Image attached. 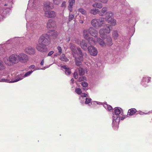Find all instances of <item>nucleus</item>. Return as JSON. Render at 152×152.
I'll return each instance as SVG.
<instances>
[{"label": "nucleus", "instance_id": "21", "mask_svg": "<svg viewBox=\"0 0 152 152\" xmlns=\"http://www.w3.org/2000/svg\"><path fill=\"white\" fill-rule=\"evenodd\" d=\"M19 41V38L18 37H15L13 38L10 39L7 41V43L9 44L11 43L12 44H14L17 43Z\"/></svg>", "mask_w": 152, "mask_h": 152}, {"label": "nucleus", "instance_id": "32", "mask_svg": "<svg viewBox=\"0 0 152 152\" xmlns=\"http://www.w3.org/2000/svg\"><path fill=\"white\" fill-rule=\"evenodd\" d=\"M87 39L88 40V42L90 45H94L96 44V42L93 37H89Z\"/></svg>", "mask_w": 152, "mask_h": 152}, {"label": "nucleus", "instance_id": "3", "mask_svg": "<svg viewBox=\"0 0 152 152\" xmlns=\"http://www.w3.org/2000/svg\"><path fill=\"white\" fill-rule=\"evenodd\" d=\"M123 114V110L120 107H115L114 110V114L113 115L112 126L114 129L118 128V125L120 119V115Z\"/></svg>", "mask_w": 152, "mask_h": 152}, {"label": "nucleus", "instance_id": "48", "mask_svg": "<svg viewBox=\"0 0 152 152\" xmlns=\"http://www.w3.org/2000/svg\"><path fill=\"white\" fill-rule=\"evenodd\" d=\"M73 76L75 79H77L78 77V74L76 72H75L73 73Z\"/></svg>", "mask_w": 152, "mask_h": 152}, {"label": "nucleus", "instance_id": "52", "mask_svg": "<svg viewBox=\"0 0 152 152\" xmlns=\"http://www.w3.org/2000/svg\"><path fill=\"white\" fill-rule=\"evenodd\" d=\"M112 109L113 108L110 105H108L107 110H112Z\"/></svg>", "mask_w": 152, "mask_h": 152}, {"label": "nucleus", "instance_id": "63", "mask_svg": "<svg viewBox=\"0 0 152 152\" xmlns=\"http://www.w3.org/2000/svg\"><path fill=\"white\" fill-rule=\"evenodd\" d=\"M136 18H135L136 20L137 18L138 19V18H139L138 17L137 15H136Z\"/></svg>", "mask_w": 152, "mask_h": 152}, {"label": "nucleus", "instance_id": "34", "mask_svg": "<svg viewBox=\"0 0 152 152\" xmlns=\"http://www.w3.org/2000/svg\"><path fill=\"white\" fill-rule=\"evenodd\" d=\"M94 7H97L99 8H101L102 7V5L101 3H96L93 4Z\"/></svg>", "mask_w": 152, "mask_h": 152}, {"label": "nucleus", "instance_id": "22", "mask_svg": "<svg viewBox=\"0 0 152 152\" xmlns=\"http://www.w3.org/2000/svg\"><path fill=\"white\" fill-rule=\"evenodd\" d=\"M80 46L81 48L84 50L88 49V47L87 46V42L85 40H83L80 43Z\"/></svg>", "mask_w": 152, "mask_h": 152}, {"label": "nucleus", "instance_id": "36", "mask_svg": "<svg viewBox=\"0 0 152 152\" xmlns=\"http://www.w3.org/2000/svg\"><path fill=\"white\" fill-rule=\"evenodd\" d=\"M109 23H110L112 26H115L116 24V20L114 19L111 18L110 19L107 20Z\"/></svg>", "mask_w": 152, "mask_h": 152}, {"label": "nucleus", "instance_id": "56", "mask_svg": "<svg viewBox=\"0 0 152 152\" xmlns=\"http://www.w3.org/2000/svg\"><path fill=\"white\" fill-rule=\"evenodd\" d=\"M35 67L34 65H31L29 67V69H34Z\"/></svg>", "mask_w": 152, "mask_h": 152}, {"label": "nucleus", "instance_id": "61", "mask_svg": "<svg viewBox=\"0 0 152 152\" xmlns=\"http://www.w3.org/2000/svg\"><path fill=\"white\" fill-rule=\"evenodd\" d=\"M70 40V38L69 37H68L66 38V40L67 42L69 41Z\"/></svg>", "mask_w": 152, "mask_h": 152}, {"label": "nucleus", "instance_id": "4", "mask_svg": "<svg viewBox=\"0 0 152 152\" xmlns=\"http://www.w3.org/2000/svg\"><path fill=\"white\" fill-rule=\"evenodd\" d=\"M37 70L36 69L33 71L31 70L26 73L24 75L23 74L20 75V77H16L15 80L10 81V77L9 76L7 78H1L0 80V82H5L9 83H14L21 80L24 77L29 76L34 71Z\"/></svg>", "mask_w": 152, "mask_h": 152}, {"label": "nucleus", "instance_id": "51", "mask_svg": "<svg viewBox=\"0 0 152 152\" xmlns=\"http://www.w3.org/2000/svg\"><path fill=\"white\" fill-rule=\"evenodd\" d=\"M99 1L102 3L106 4L107 3L108 0H99Z\"/></svg>", "mask_w": 152, "mask_h": 152}, {"label": "nucleus", "instance_id": "13", "mask_svg": "<svg viewBox=\"0 0 152 152\" xmlns=\"http://www.w3.org/2000/svg\"><path fill=\"white\" fill-rule=\"evenodd\" d=\"M88 50L91 55L93 56H96L98 53L97 49L94 47L90 46L88 48Z\"/></svg>", "mask_w": 152, "mask_h": 152}, {"label": "nucleus", "instance_id": "47", "mask_svg": "<svg viewBox=\"0 0 152 152\" xmlns=\"http://www.w3.org/2000/svg\"><path fill=\"white\" fill-rule=\"evenodd\" d=\"M81 85L84 87H86L88 86V84L86 82H83L81 83Z\"/></svg>", "mask_w": 152, "mask_h": 152}, {"label": "nucleus", "instance_id": "17", "mask_svg": "<svg viewBox=\"0 0 152 152\" xmlns=\"http://www.w3.org/2000/svg\"><path fill=\"white\" fill-rule=\"evenodd\" d=\"M88 95L86 93H83L79 97V99L80 100V102L81 104L83 105L85 103V101L86 97H87Z\"/></svg>", "mask_w": 152, "mask_h": 152}, {"label": "nucleus", "instance_id": "40", "mask_svg": "<svg viewBox=\"0 0 152 152\" xmlns=\"http://www.w3.org/2000/svg\"><path fill=\"white\" fill-rule=\"evenodd\" d=\"M5 66L3 62L0 60V71L4 70L5 69Z\"/></svg>", "mask_w": 152, "mask_h": 152}, {"label": "nucleus", "instance_id": "16", "mask_svg": "<svg viewBox=\"0 0 152 152\" xmlns=\"http://www.w3.org/2000/svg\"><path fill=\"white\" fill-rule=\"evenodd\" d=\"M89 34L92 36L97 37V31L94 28L91 27L88 29Z\"/></svg>", "mask_w": 152, "mask_h": 152}, {"label": "nucleus", "instance_id": "31", "mask_svg": "<svg viewBox=\"0 0 152 152\" xmlns=\"http://www.w3.org/2000/svg\"><path fill=\"white\" fill-rule=\"evenodd\" d=\"M50 38V39H54L56 38V37L57 36V32H53L52 31L51 33L50 34H48Z\"/></svg>", "mask_w": 152, "mask_h": 152}, {"label": "nucleus", "instance_id": "64", "mask_svg": "<svg viewBox=\"0 0 152 152\" xmlns=\"http://www.w3.org/2000/svg\"><path fill=\"white\" fill-rule=\"evenodd\" d=\"M120 11L121 13H123V12H122V10H120Z\"/></svg>", "mask_w": 152, "mask_h": 152}, {"label": "nucleus", "instance_id": "29", "mask_svg": "<svg viewBox=\"0 0 152 152\" xmlns=\"http://www.w3.org/2000/svg\"><path fill=\"white\" fill-rule=\"evenodd\" d=\"M107 8L106 7H104L102 8L101 11H99V15L101 16H102L104 15L105 13L107 12Z\"/></svg>", "mask_w": 152, "mask_h": 152}, {"label": "nucleus", "instance_id": "28", "mask_svg": "<svg viewBox=\"0 0 152 152\" xmlns=\"http://www.w3.org/2000/svg\"><path fill=\"white\" fill-rule=\"evenodd\" d=\"M135 108H132L128 110V113L130 116H132L137 112Z\"/></svg>", "mask_w": 152, "mask_h": 152}, {"label": "nucleus", "instance_id": "44", "mask_svg": "<svg viewBox=\"0 0 152 152\" xmlns=\"http://www.w3.org/2000/svg\"><path fill=\"white\" fill-rule=\"evenodd\" d=\"M75 92L78 94H80L81 93L82 91L81 89L79 88H77L75 89Z\"/></svg>", "mask_w": 152, "mask_h": 152}, {"label": "nucleus", "instance_id": "5", "mask_svg": "<svg viewBox=\"0 0 152 152\" xmlns=\"http://www.w3.org/2000/svg\"><path fill=\"white\" fill-rule=\"evenodd\" d=\"M18 57V54H13L10 56L9 60L5 59L4 61L6 65L11 66L19 62Z\"/></svg>", "mask_w": 152, "mask_h": 152}, {"label": "nucleus", "instance_id": "49", "mask_svg": "<svg viewBox=\"0 0 152 152\" xmlns=\"http://www.w3.org/2000/svg\"><path fill=\"white\" fill-rule=\"evenodd\" d=\"M58 52L59 54H61L62 53V49L61 47L58 46L57 48Z\"/></svg>", "mask_w": 152, "mask_h": 152}, {"label": "nucleus", "instance_id": "25", "mask_svg": "<svg viewBox=\"0 0 152 152\" xmlns=\"http://www.w3.org/2000/svg\"><path fill=\"white\" fill-rule=\"evenodd\" d=\"M113 14L111 12H108L106 14V17L105 19L107 20L110 19L113 16Z\"/></svg>", "mask_w": 152, "mask_h": 152}, {"label": "nucleus", "instance_id": "27", "mask_svg": "<svg viewBox=\"0 0 152 152\" xmlns=\"http://www.w3.org/2000/svg\"><path fill=\"white\" fill-rule=\"evenodd\" d=\"M97 104L101 105L102 103L96 101H91L90 104H89V106L92 107H93L96 106Z\"/></svg>", "mask_w": 152, "mask_h": 152}, {"label": "nucleus", "instance_id": "41", "mask_svg": "<svg viewBox=\"0 0 152 152\" xmlns=\"http://www.w3.org/2000/svg\"><path fill=\"white\" fill-rule=\"evenodd\" d=\"M3 45H0V56L5 52L4 49V48Z\"/></svg>", "mask_w": 152, "mask_h": 152}, {"label": "nucleus", "instance_id": "15", "mask_svg": "<svg viewBox=\"0 0 152 152\" xmlns=\"http://www.w3.org/2000/svg\"><path fill=\"white\" fill-rule=\"evenodd\" d=\"M25 52L29 55L34 54L35 53V50L34 48L31 46L26 47L24 50Z\"/></svg>", "mask_w": 152, "mask_h": 152}, {"label": "nucleus", "instance_id": "53", "mask_svg": "<svg viewBox=\"0 0 152 152\" xmlns=\"http://www.w3.org/2000/svg\"><path fill=\"white\" fill-rule=\"evenodd\" d=\"M66 2L65 1H64L63 2L61 5V7H65L66 6Z\"/></svg>", "mask_w": 152, "mask_h": 152}, {"label": "nucleus", "instance_id": "18", "mask_svg": "<svg viewBox=\"0 0 152 152\" xmlns=\"http://www.w3.org/2000/svg\"><path fill=\"white\" fill-rule=\"evenodd\" d=\"M61 68L65 69V73L66 75H69L71 73L70 69L68 68L66 65H61Z\"/></svg>", "mask_w": 152, "mask_h": 152}, {"label": "nucleus", "instance_id": "57", "mask_svg": "<svg viewBox=\"0 0 152 152\" xmlns=\"http://www.w3.org/2000/svg\"><path fill=\"white\" fill-rule=\"evenodd\" d=\"M126 116H123L121 117H120V119L121 120H123L126 118Z\"/></svg>", "mask_w": 152, "mask_h": 152}, {"label": "nucleus", "instance_id": "55", "mask_svg": "<svg viewBox=\"0 0 152 152\" xmlns=\"http://www.w3.org/2000/svg\"><path fill=\"white\" fill-rule=\"evenodd\" d=\"M108 105L106 103H104L103 104V107L105 108V109L107 110V108Z\"/></svg>", "mask_w": 152, "mask_h": 152}, {"label": "nucleus", "instance_id": "60", "mask_svg": "<svg viewBox=\"0 0 152 152\" xmlns=\"http://www.w3.org/2000/svg\"><path fill=\"white\" fill-rule=\"evenodd\" d=\"M81 17H80L79 20V22L81 23H83V21L81 20Z\"/></svg>", "mask_w": 152, "mask_h": 152}, {"label": "nucleus", "instance_id": "46", "mask_svg": "<svg viewBox=\"0 0 152 152\" xmlns=\"http://www.w3.org/2000/svg\"><path fill=\"white\" fill-rule=\"evenodd\" d=\"M74 17V15H73L70 14V13L69 14V21H70L73 20Z\"/></svg>", "mask_w": 152, "mask_h": 152}, {"label": "nucleus", "instance_id": "2", "mask_svg": "<svg viewBox=\"0 0 152 152\" xmlns=\"http://www.w3.org/2000/svg\"><path fill=\"white\" fill-rule=\"evenodd\" d=\"M50 42V38L48 34H43L40 36L38 44L37 45L36 48L39 51L42 52H45L47 50L46 47Z\"/></svg>", "mask_w": 152, "mask_h": 152}, {"label": "nucleus", "instance_id": "42", "mask_svg": "<svg viewBox=\"0 0 152 152\" xmlns=\"http://www.w3.org/2000/svg\"><path fill=\"white\" fill-rule=\"evenodd\" d=\"M78 11L83 15H85L86 14V11L84 9L82 8H79L78 9Z\"/></svg>", "mask_w": 152, "mask_h": 152}, {"label": "nucleus", "instance_id": "23", "mask_svg": "<svg viewBox=\"0 0 152 152\" xmlns=\"http://www.w3.org/2000/svg\"><path fill=\"white\" fill-rule=\"evenodd\" d=\"M7 10H5L4 11H3L2 10H0V21L4 17L6 16V15H7L9 13V12H8L6 14L5 13H7Z\"/></svg>", "mask_w": 152, "mask_h": 152}, {"label": "nucleus", "instance_id": "20", "mask_svg": "<svg viewBox=\"0 0 152 152\" xmlns=\"http://www.w3.org/2000/svg\"><path fill=\"white\" fill-rule=\"evenodd\" d=\"M103 39H101L100 38H97V41L99 44L103 47H105L106 46V44Z\"/></svg>", "mask_w": 152, "mask_h": 152}, {"label": "nucleus", "instance_id": "50", "mask_svg": "<svg viewBox=\"0 0 152 152\" xmlns=\"http://www.w3.org/2000/svg\"><path fill=\"white\" fill-rule=\"evenodd\" d=\"M138 113L140 115H143V114H148L149 113H145L140 111H138Z\"/></svg>", "mask_w": 152, "mask_h": 152}, {"label": "nucleus", "instance_id": "1", "mask_svg": "<svg viewBox=\"0 0 152 152\" xmlns=\"http://www.w3.org/2000/svg\"><path fill=\"white\" fill-rule=\"evenodd\" d=\"M42 5L37 0H29L26 11V26H39L37 19V11L40 10Z\"/></svg>", "mask_w": 152, "mask_h": 152}, {"label": "nucleus", "instance_id": "30", "mask_svg": "<svg viewBox=\"0 0 152 152\" xmlns=\"http://www.w3.org/2000/svg\"><path fill=\"white\" fill-rule=\"evenodd\" d=\"M89 32L88 30H84L83 31V36L84 38L86 39H87L89 37Z\"/></svg>", "mask_w": 152, "mask_h": 152}, {"label": "nucleus", "instance_id": "24", "mask_svg": "<svg viewBox=\"0 0 152 152\" xmlns=\"http://www.w3.org/2000/svg\"><path fill=\"white\" fill-rule=\"evenodd\" d=\"M75 2V0H69V1L68 9L70 12H72V6Z\"/></svg>", "mask_w": 152, "mask_h": 152}, {"label": "nucleus", "instance_id": "35", "mask_svg": "<svg viewBox=\"0 0 152 152\" xmlns=\"http://www.w3.org/2000/svg\"><path fill=\"white\" fill-rule=\"evenodd\" d=\"M87 97H86V100L85 101L84 104H88V106H89V104H90L91 102V99L90 98H87Z\"/></svg>", "mask_w": 152, "mask_h": 152}, {"label": "nucleus", "instance_id": "38", "mask_svg": "<svg viewBox=\"0 0 152 152\" xmlns=\"http://www.w3.org/2000/svg\"><path fill=\"white\" fill-rule=\"evenodd\" d=\"M60 60L62 61L67 62L69 61L68 59L65 56V55L64 54H63L61 56Z\"/></svg>", "mask_w": 152, "mask_h": 152}, {"label": "nucleus", "instance_id": "54", "mask_svg": "<svg viewBox=\"0 0 152 152\" xmlns=\"http://www.w3.org/2000/svg\"><path fill=\"white\" fill-rule=\"evenodd\" d=\"M54 53V51H50L48 54V56H50Z\"/></svg>", "mask_w": 152, "mask_h": 152}, {"label": "nucleus", "instance_id": "45", "mask_svg": "<svg viewBox=\"0 0 152 152\" xmlns=\"http://www.w3.org/2000/svg\"><path fill=\"white\" fill-rule=\"evenodd\" d=\"M53 3L55 5H58L60 3L61 0H53Z\"/></svg>", "mask_w": 152, "mask_h": 152}, {"label": "nucleus", "instance_id": "19", "mask_svg": "<svg viewBox=\"0 0 152 152\" xmlns=\"http://www.w3.org/2000/svg\"><path fill=\"white\" fill-rule=\"evenodd\" d=\"M106 39L105 41L106 45L108 46H111L113 45L112 40L111 37L110 36H107Z\"/></svg>", "mask_w": 152, "mask_h": 152}, {"label": "nucleus", "instance_id": "43", "mask_svg": "<svg viewBox=\"0 0 152 152\" xmlns=\"http://www.w3.org/2000/svg\"><path fill=\"white\" fill-rule=\"evenodd\" d=\"M86 80V77L85 76H82L80 77L78 79V81L79 82H81L82 81H84Z\"/></svg>", "mask_w": 152, "mask_h": 152}, {"label": "nucleus", "instance_id": "59", "mask_svg": "<svg viewBox=\"0 0 152 152\" xmlns=\"http://www.w3.org/2000/svg\"><path fill=\"white\" fill-rule=\"evenodd\" d=\"M52 64H51V65H49V66H47V67H43V68H42L41 69H42V70H45V69H46V68H48Z\"/></svg>", "mask_w": 152, "mask_h": 152}, {"label": "nucleus", "instance_id": "11", "mask_svg": "<svg viewBox=\"0 0 152 152\" xmlns=\"http://www.w3.org/2000/svg\"><path fill=\"white\" fill-rule=\"evenodd\" d=\"M151 77H150L145 76L142 77L140 82L141 84L144 87L148 86V83L151 82Z\"/></svg>", "mask_w": 152, "mask_h": 152}, {"label": "nucleus", "instance_id": "26", "mask_svg": "<svg viewBox=\"0 0 152 152\" xmlns=\"http://www.w3.org/2000/svg\"><path fill=\"white\" fill-rule=\"evenodd\" d=\"M77 69L78 70L79 75L80 76H83L84 75L85 71L86 70V69H83L81 67H79Z\"/></svg>", "mask_w": 152, "mask_h": 152}, {"label": "nucleus", "instance_id": "8", "mask_svg": "<svg viewBox=\"0 0 152 152\" xmlns=\"http://www.w3.org/2000/svg\"><path fill=\"white\" fill-rule=\"evenodd\" d=\"M77 49L78 51L77 55L79 56V57L75 58V64L77 66H80L81 65V61L83 60V55L80 48H77Z\"/></svg>", "mask_w": 152, "mask_h": 152}, {"label": "nucleus", "instance_id": "62", "mask_svg": "<svg viewBox=\"0 0 152 152\" xmlns=\"http://www.w3.org/2000/svg\"><path fill=\"white\" fill-rule=\"evenodd\" d=\"M74 80L73 78H72L71 80V83H73L74 82Z\"/></svg>", "mask_w": 152, "mask_h": 152}, {"label": "nucleus", "instance_id": "12", "mask_svg": "<svg viewBox=\"0 0 152 152\" xmlns=\"http://www.w3.org/2000/svg\"><path fill=\"white\" fill-rule=\"evenodd\" d=\"M44 12L45 16L48 18H53L56 15V12L53 11L49 10H45Z\"/></svg>", "mask_w": 152, "mask_h": 152}, {"label": "nucleus", "instance_id": "33", "mask_svg": "<svg viewBox=\"0 0 152 152\" xmlns=\"http://www.w3.org/2000/svg\"><path fill=\"white\" fill-rule=\"evenodd\" d=\"M99 10L96 8H94L92 9L90 11V13L94 15H96L97 14H99Z\"/></svg>", "mask_w": 152, "mask_h": 152}, {"label": "nucleus", "instance_id": "58", "mask_svg": "<svg viewBox=\"0 0 152 152\" xmlns=\"http://www.w3.org/2000/svg\"><path fill=\"white\" fill-rule=\"evenodd\" d=\"M44 59H42L40 62V64L41 65L43 66L44 65Z\"/></svg>", "mask_w": 152, "mask_h": 152}, {"label": "nucleus", "instance_id": "37", "mask_svg": "<svg viewBox=\"0 0 152 152\" xmlns=\"http://www.w3.org/2000/svg\"><path fill=\"white\" fill-rule=\"evenodd\" d=\"M113 37L115 39H117L118 37V34L117 31L115 30L113 31Z\"/></svg>", "mask_w": 152, "mask_h": 152}, {"label": "nucleus", "instance_id": "9", "mask_svg": "<svg viewBox=\"0 0 152 152\" xmlns=\"http://www.w3.org/2000/svg\"><path fill=\"white\" fill-rule=\"evenodd\" d=\"M18 62L23 63H26L28 60V56L26 54L22 53L18 54Z\"/></svg>", "mask_w": 152, "mask_h": 152}, {"label": "nucleus", "instance_id": "10", "mask_svg": "<svg viewBox=\"0 0 152 152\" xmlns=\"http://www.w3.org/2000/svg\"><path fill=\"white\" fill-rule=\"evenodd\" d=\"M47 25V28L50 31H52L56 28V22L52 19H50L48 20Z\"/></svg>", "mask_w": 152, "mask_h": 152}, {"label": "nucleus", "instance_id": "6", "mask_svg": "<svg viewBox=\"0 0 152 152\" xmlns=\"http://www.w3.org/2000/svg\"><path fill=\"white\" fill-rule=\"evenodd\" d=\"M112 28V27L109 25L107 24L104 26L103 28L100 29L99 30L100 37L103 39H105L107 37L106 34L110 33Z\"/></svg>", "mask_w": 152, "mask_h": 152}, {"label": "nucleus", "instance_id": "14", "mask_svg": "<svg viewBox=\"0 0 152 152\" xmlns=\"http://www.w3.org/2000/svg\"><path fill=\"white\" fill-rule=\"evenodd\" d=\"M53 7L52 6V4L49 1H47L45 2L44 4L43 10L44 11L52 9Z\"/></svg>", "mask_w": 152, "mask_h": 152}, {"label": "nucleus", "instance_id": "7", "mask_svg": "<svg viewBox=\"0 0 152 152\" xmlns=\"http://www.w3.org/2000/svg\"><path fill=\"white\" fill-rule=\"evenodd\" d=\"M104 18L102 17H100L99 19H94L91 20V25L96 28H98L104 24Z\"/></svg>", "mask_w": 152, "mask_h": 152}, {"label": "nucleus", "instance_id": "39", "mask_svg": "<svg viewBox=\"0 0 152 152\" xmlns=\"http://www.w3.org/2000/svg\"><path fill=\"white\" fill-rule=\"evenodd\" d=\"M78 48H77V49ZM70 48L71 50H72V54H76L77 53V54L78 53V50L77 49V50L75 48L74 46L73 45H72L70 47Z\"/></svg>", "mask_w": 152, "mask_h": 152}]
</instances>
